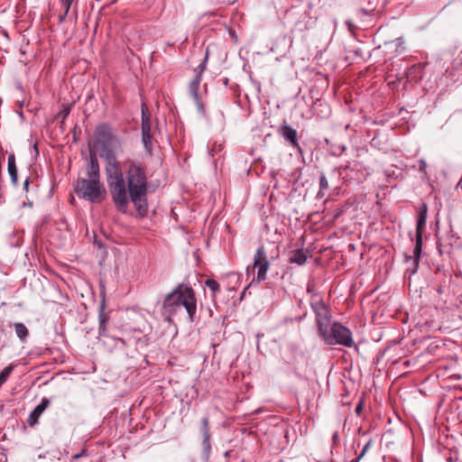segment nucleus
Masks as SVG:
<instances>
[{"instance_id": "dca6fc26", "label": "nucleus", "mask_w": 462, "mask_h": 462, "mask_svg": "<svg viewBox=\"0 0 462 462\" xmlns=\"http://www.w3.org/2000/svg\"><path fill=\"white\" fill-rule=\"evenodd\" d=\"M328 180H326V178L324 176H322L320 178V187H321V189L328 188Z\"/></svg>"}, {"instance_id": "423d86ee", "label": "nucleus", "mask_w": 462, "mask_h": 462, "mask_svg": "<svg viewBox=\"0 0 462 462\" xmlns=\"http://www.w3.org/2000/svg\"><path fill=\"white\" fill-rule=\"evenodd\" d=\"M315 312L317 316L319 331L321 333L324 331V329L328 328V327L331 325L329 322V312L328 308L323 303L316 304Z\"/></svg>"}, {"instance_id": "7ed1b4c3", "label": "nucleus", "mask_w": 462, "mask_h": 462, "mask_svg": "<svg viewBox=\"0 0 462 462\" xmlns=\"http://www.w3.org/2000/svg\"><path fill=\"white\" fill-rule=\"evenodd\" d=\"M184 307L189 317L193 318L196 313V299L193 290L187 285H179L164 300L163 307L167 312L173 314L180 307Z\"/></svg>"}, {"instance_id": "a211bd4d", "label": "nucleus", "mask_w": 462, "mask_h": 462, "mask_svg": "<svg viewBox=\"0 0 462 462\" xmlns=\"http://www.w3.org/2000/svg\"><path fill=\"white\" fill-rule=\"evenodd\" d=\"M420 164H421L420 168L422 169V167L425 166V163H424V162H420Z\"/></svg>"}, {"instance_id": "2eb2a0df", "label": "nucleus", "mask_w": 462, "mask_h": 462, "mask_svg": "<svg viewBox=\"0 0 462 462\" xmlns=\"http://www.w3.org/2000/svg\"><path fill=\"white\" fill-rule=\"evenodd\" d=\"M206 285L213 291V292H217L219 290V285L218 283L212 280V279H208L206 281Z\"/></svg>"}, {"instance_id": "6e6552de", "label": "nucleus", "mask_w": 462, "mask_h": 462, "mask_svg": "<svg viewBox=\"0 0 462 462\" xmlns=\"http://www.w3.org/2000/svg\"><path fill=\"white\" fill-rule=\"evenodd\" d=\"M47 406L48 401L43 399L42 402L34 408V410L31 412L29 416V424L31 426L36 424L39 417L41 416V414L43 412Z\"/></svg>"}, {"instance_id": "4468645a", "label": "nucleus", "mask_w": 462, "mask_h": 462, "mask_svg": "<svg viewBox=\"0 0 462 462\" xmlns=\"http://www.w3.org/2000/svg\"><path fill=\"white\" fill-rule=\"evenodd\" d=\"M13 367L12 366H7L5 367L0 374V384H2L4 382H5V380L7 379V377L9 376L11 371H12Z\"/></svg>"}, {"instance_id": "f257e3e1", "label": "nucleus", "mask_w": 462, "mask_h": 462, "mask_svg": "<svg viewBox=\"0 0 462 462\" xmlns=\"http://www.w3.org/2000/svg\"><path fill=\"white\" fill-rule=\"evenodd\" d=\"M90 162L88 169V179L78 180L75 191L79 198L92 203L101 202L106 198V188L99 180V166L97 156L106 159V172L111 195L116 207L125 211L128 206V196L116 156L123 150V143L107 125L97 127L92 140L89 142Z\"/></svg>"}, {"instance_id": "ddd939ff", "label": "nucleus", "mask_w": 462, "mask_h": 462, "mask_svg": "<svg viewBox=\"0 0 462 462\" xmlns=\"http://www.w3.org/2000/svg\"><path fill=\"white\" fill-rule=\"evenodd\" d=\"M14 328H15L16 335L19 338L24 339L27 337L28 329L23 324L15 323Z\"/></svg>"}, {"instance_id": "f8f14e48", "label": "nucleus", "mask_w": 462, "mask_h": 462, "mask_svg": "<svg viewBox=\"0 0 462 462\" xmlns=\"http://www.w3.org/2000/svg\"><path fill=\"white\" fill-rule=\"evenodd\" d=\"M307 256L302 250H296L292 252L291 262L302 265L306 262Z\"/></svg>"}, {"instance_id": "20e7f679", "label": "nucleus", "mask_w": 462, "mask_h": 462, "mask_svg": "<svg viewBox=\"0 0 462 462\" xmlns=\"http://www.w3.org/2000/svg\"><path fill=\"white\" fill-rule=\"evenodd\" d=\"M319 334L325 342L329 345L340 344L351 346L353 344L350 330L338 323H333Z\"/></svg>"}, {"instance_id": "39448f33", "label": "nucleus", "mask_w": 462, "mask_h": 462, "mask_svg": "<svg viewBox=\"0 0 462 462\" xmlns=\"http://www.w3.org/2000/svg\"><path fill=\"white\" fill-rule=\"evenodd\" d=\"M254 267L257 268V281L263 282L266 279L269 263L263 248H259L254 256Z\"/></svg>"}, {"instance_id": "9d476101", "label": "nucleus", "mask_w": 462, "mask_h": 462, "mask_svg": "<svg viewBox=\"0 0 462 462\" xmlns=\"http://www.w3.org/2000/svg\"><path fill=\"white\" fill-rule=\"evenodd\" d=\"M282 134L283 135V137L290 141L291 143L293 145V146H297L298 143H297V140H296V136H297V132L296 130H294L293 128H291V126H283L282 128Z\"/></svg>"}, {"instance_id": "f03ea898", "label": "nucleus", "mask_w": 462, "mask_h": 462, "mask_svg": "<svg viewBox=\"0 0 462 462\" xmlns=\"http://www.w3.org/2000/svg\"><path fill=\"white\" fill-rule=\"evenodd\" d=\"M127 185L128 200L134 203L140 215H144L147 211V180L144 170L140 164L135 162L129 164Z\"/></svg>"}, {"instance_id": "0eeeda50", "label": "nucleus", "mask_w": 462, "mask_h": 462, "mask_svg": "<svg viewBox=\"0 0 462 462\" xmlns=\"http://www.w3.org/2000/svg\"><path fill=\"white\" fill-rule=\"evenodd\" d=\"M427 219V212L426 208H423L420 211L419 220L417 224V233H416V246L414 249L415 256L418 258L420 251H421V244H422V232L424 230Z\"/></svg>"}, {"instance_id": "f3484780", "label": "nucleus", "mask_w": 462, "mask_h": 462, "mask_svg": "<svg viewBox=\"0 0 462 462\" xmlns=\"http://www.w3.org/2000/svg\"><path fill=\"white\" fill-rule=\"evenodd\" d=\"M198 84H199V83H193V84H192V86H191V88H192L193 89L197 88H198Z\"/></svg>"}, {"instance_id": "9b49d317", "label": "nucleus", "mask_w": 462, "mask_h": 462, "mask_svg": "<svg viewBox=\"0 0 462 462\" xmlns=\"http://www.w3.org/2000/svg\"><path fill=\"white\" fill-rule=\"evenodd\" d=\"M8 172L14 183L17 181V169L15 165V157L14 154L8 156Z\"/></svg>"}, {"instance_id": "1a4fd4ad", "label": "nucleus", "mask_w": 462, "mask_h": 462, "mask_svg": "<svg viewBox=\"0 0 462 462\" xmlns=\"http://www.w3.org/2000/svg\"><path fill=\"white\" fill-rule=\"evenodd\" d=\"M150 122L148 116L145 115L144 110L143 109V116H142V131H143V141L144 143L145 147L148 148L150 143Z\"/></svg>"}]
</instances>
